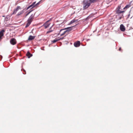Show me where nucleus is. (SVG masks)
Returning <instances> with one entry per match:
<instances>
[{"label": "nucleus", "instance_id": "nucleus-1", "mask_svg": "<svg viewBox=\"0 0 133 133\" xmlns=\"http://www.w3.org/2000/svg\"><path fill=\"white\" fill-rule=\"evenodd\" d=\"M83 9L85 10L88 8L91 4V3L88 1H86L84 0L83 1Z\"/></svg>", "mask_w": 133, "mask_h": 133}, {"label": "nucleus", "instance_id": "nucleus-2", "mask_svg": "<svg viewBox=\"0 0 133 133\" xmlns=\"http://www.w3.org/2000/svg\"><path fill=\"white\" fill-rule=\"evenodd\" d=\"M73 27V26L67 27L64 29H61L59 31V34H60V33L62 32V31H63V30H65L67 32V34H68L69 32L71 31L72 30V27Z\"/></svg>", "mask_w": 133, "mask_h": 133}, {"label": "nucleus", "instance_id": "nucleus-3", "mask_svg": "<svg viewBox=\"0 0 133 133\" xmlns=\"http://www.w3.org/2000/svg\"><path fill=\"white\" fill-rule=\"evenodd\" d=\"M10 43L13 45H15L16 43V39L14 38H11L10 41Z\"/></svg>", "mask_w": 133, "mask_h": 133}, {"label": "nucleus", "instance_id": "nucleus-4", "mask_svg": "<svg viewBox=\"0 0 133 133\" xmlns=\"http://www.w3.org/2000/svg\"><path fill=\"white\" fill-rule=\"evenodd\" d=\"M50 20H49L47 22H46L44 24H43V26H44L45 27V29L49 27V25H50V23H49L48 22L50 21Z\"/></svg>", "mask_w": 133, "mask_h": 133}, {"label": "nucleus", "instance_id": "nucleus-5", "mask_svg": "<svg viewBox=\"0 0 133 133\" xmlns=\"http://www.w3.org/2000/svg\"><path fill=\"white\" fill-rule=\"evenodd\" d=\"M21 8L20 6H17L16 8L14 10V11L12 14H16L17 12L18 11L19 9H21Z\"/></svg>", "mask_w": 133, "mask_h": 133}, {"label": "nucleus", "instance_id": "nucleus-6", "mask_svg": "<svg viewBox=\"0 0 133 133\" xmlns=\"http://www.w3.org/2000/svg\"><path fill=\"white\" fill-rule=\"evenodd\" d=\"M80 41H78L76 42H75L74 43V45L75 47H78L80 46Z\"/></svg>", "mask_w": 133, "mask_h": 133}, {"label": "nucleus", "instance_id": "nucleus-7", "mask_svg": "<svg viewBox=\"0 0 133 133\" xmlns=\"http://www.w3.org/2000/svg\"><path fill=\"white\" fill-rule=\"evenodd\" d=\"M120 29V30L122 31H124L125 30V28L124 26L122 24L121 25Z\"/></svg>", "mask_w": 133, "mask_h": 133}, {"label": "nucleus", "instance_id": "nucleus-8", "mask_svg": "<svg viewBox=\"0 0 133 133\" xmlns=\"http://www.w3.org/2000/svg\"><path fill=\"white\" fill-rule=\"evenodd\" d=\"M5 31V30L3 29L0 31V40L2 39V37L4 35L3 33Z\"/></svg>", "mask_w": 133, "mask_h": 133}, {"label": "nucleus", "instance_id": "nucleus-9", "mask_svg": "<svg viewBox=\"0 0 133 133\" xmlns=\"http://www.w3.org/2000/svg\"><path fill=\"white\" fill-rule=\"evenodd\" d=\"M62 31H62V32L60 33V34H59V32L58 34V35H60V36H62L64 35L65 34H67V32H66V30L64 31L63 32Z\"/></svg>", "mask_w": 133, "mask_h": 133}, {"label": "nucleus", "instance_id": "nucleus-10", "mask_svg": "<svg viewBox=\"0 0 133 133\" xmlns=\"http://www.w3.org/2000/svg\"><path fill=\"white\" fill-rule=\"evenodd\" d=\"M26 55L28 58H30V57L32 56V55L31 54L29 51L28 52Z\"/></svg>", "mask_w": 133, "mask_h": 133}, {"label": "nucleus", "instance_id": "nucleus-11", "mask_svg": "<svg viewBox=\"0 0 133 133\" xmlns=\"http://www.w3.org/2000/svg\"><path fill=\"white\" fill-rule=\"evenodd\" d=\"M35 37V36H33L31 35H30L29 37L28 40H32L34 39Z\"/></svg>", "mask_w": 133, "mask_h": 133}, {"label": "nucleus", "instance_id": "nucleus-12", "mask_svg": "<svg viewBox=\"0 0 133 133\" xmlns=\"http://www.w3.org/2000/svg\"><path fill=\"white\" fill-rule=\"evenodd\" d=\"M124 12V11H120L119 9H118L116 10V12L117 14H121Z\"/></svg>", "mask_w": 133, "mask_h": 133}, {"label": "nucleus", "instance_id": "nucleus-13", "mask_svg": "<svg viewBox=\"0 0 133 133\" xmlns=\"http://www.w3.org/2000/svg\"><path fill=\"white\" fill-rule=\"evenodd\" d=\"M34 18H32L31 17H30L27 20V22H30V23H31V22L32 21Z\"/></svg>", "mask_w": 133, "mask_h": 133}, {"label": "nucleus", "instance_id": "nucleus-14", "mask_svg": "<svg viewBox=\"0 0 133 133\" xmlns=\"http://www.w3.org/2000/svg\"><path fill=\"white\" fill-rule=\"evenodd\" d=\"M58 41H59V39H58V38H56L55 39L52 41V42L53 43H55Z\"/></svg>", "mask_w": 133, "mask_h": 133}, {"label": "nucleus", "instance_id": "nucleus-15", "mask_svg": "<svg viewBox=\"0 0 133 133\" xmlns=\"http://www.w3.org/2000/svg\"><path fill=\"white\" fill-rule=\"evenodd\" d=\"M130 6V4L127 5L123 9H127L128 8H129Z\"/></svg>", "mask_w": 133, "mask_h": 133}, {"label": "nucleus", "instance_id": "nucleus-16", "mask_svg": "<svg viewBox=\"0 0 133 133\" xmlns=\"http://www.w3.org/2000/svg\"><path fill=\"white\" fill-rule=\"evenodd\" d=\"M34 7V6L31 4V5H30L29 6L27 7L26 9L28 10L30 8H31V9Z\"/></svg>", "mask_w": 133, "mask_h": 133}, {"label": "nucleus", "instance_id": "nucleus-17", "mask_svg": "<svg viewBox=\"0 0 133 133\" xmlns=\"http://www.w3.org/2000/svg\"><path fill=\"white\" fill-rule=\"evenodd\" d=\"M99 0H90L89 1V2H90V3H94L96 2L97 1Z\"/></svg>", "mask_w": 133, "mask_h": 133}, {"label": "nucleus", "instance_id": "nucleus-18", "mask_svg": "<svg viewBox=\"0 0 133 133\" xmlns=\"http://www.w3.org/2000/svg\"><path fill=\"white\" fill-rule=\"evenodd\" d=\"M31 23H30V22H28V23H27L25 26V28H26L27 27H28L29 25H30V24Z\"/></svg>", "mask_w": 133, "mask_h": 133}, {"label": "nucleus", "instance_id": "nucleus-19", "mask_svg": "<svg viewBox=\"0 0 133 133\" xmlns=\"http://www.w3.org/2000/svg\"><path fill=\"white\" fill-rule=\"evenodd\" d=\"M23 11H21L18 12V13L17 15V16H18L20 15L22 13H23Z\"/></svg>", "mask_w": 133, "mask_h": 133}, {"label": "nucleus", "instance_id": "nucleus-20", "mask_svg": "<svg viewBox=\"0 0 133 133\" xmlns=\"http://www.w3.org/2000/svg\"><path fill=\"white\" fill-rule=\"evenodd\" d=\"M52 27V26L49 29V30L47 32V33H48V34L49 33L51 32H52L53 31V30H50V29H51V28Z\"/></svg>", "mask_w": 133, "mask_h": 133}, {"label": "nucleus", "instance_id": "nucleus-21", "mask_svg": "<svg viewBox=\"0 0 133 133\" xmlns=\"http://www.w3.org/2000/svg\"><path fill=\"white\" fill-rule=\"evenodd\" d=\"M33 11V10H30V11H29L27 14H26V16H28V15H29L30 14V13L32 11Z\"/></svg>", "mask_w": 133, "mask_h": 133}, {"label": "nucleus", "instance_id": "nucleus-22", "mask_svg": "<svg viewBox=\"0 0 133 133\" xmlns=\"http://www.w3.org/2000/svg\"><path fill=\"white\" fill-rule=\"evenodd\" d=\"M35 13L34 14H32L30 17H31L32 18H34V17L35 15Z\"/></svg>", "mask_w": 133, "mask_h": 133}, {"label": "nucleus", "instance_id": "nucleus-23", "mask_svg": "<svg viewBox=\"0 0 133 133\" xmlns=\"http://www.w3.org/2000/svg\"><path fill=\"white\" fill-rule=\"evenodd\" d=\"M36 3V2H34L32 4L35 7V6H36V5H35V3Z\"/></svg>", "mask_w": 133, "mask_h": 133}, {"label": "nucleus", "instance_id": "nucleus-24", "mask_svg": "<svg viewBox=\"0 0 133 133\" xmlns=\"http://www.w3.org/2000/svg\"><path fill=\"white\" fill-rule=\"evenodd\" d=\"M74 23V22H73V20H72L70 22V24H70L73 23Z\"/></svg>", "mask_w": 133, "mask_h": 133}, {"label": "nucleus", "instance_id": "nucleus-25", "mask_svg": "<svg viewBox=\"0 0 133 133\" xmlns=\"http://www.w3.org/2000/svg\"><path fill=\"white\" fill-rule=\"evenodd\" d=\"M64 38V37H62V38H59V39H59V41L61 40H62V39H63Z\"/></svg>", "mask_w": 133, "mask_h": 133}, {"label": "nucleus", "instance_id": "nucleus-26", "mask_svg": "<svg viewBox=\"0 0 133 133\" xmlns=\"http://www.w3.org/2000/svg\"><path fill=\"white\" fill-rule=\"evenodd\" d=\"M39 2H38V3H37L36 4V5H36V6L38 5L39 4Z\"/></svg>", "mask_w": 133, "mask_h": 133}, {"label": "nucleus", "instance_id": "nucleus-27", "mask_svg": "<svg viewBox=\"0 0 133 133\" xmlns=\"http://www.w3.org/2000/svg\"><path fill=\"white\" fill-rule=\"evenodd\" d=\"M0 58H1V60L2 58V56L1 55H0Z\"/></svg>", "mask_w": 133, "mask_h": 133}, {"label": "nucleus", "instance_id": "nucleus-28", "mask_svg": "<svg viewBox=\"0 0 133 133\" xmlns=\"http://www.w3.org/2000/svg\"><path fill=\"white\" fill-rule=\"evenodd\" d=\"M120 7H121V6H118V9H120Z\"/></svg>", "mask_w": 133, "mask_h": 133}, {"label": "nucleus", "instance_id": "nucleus-29", "mask_svg": "<svg viewBox=\"0 0 133 133\" xmlns=\"http://www.w3.org/2000/svg\"><path fill=\"white\" fill-rule=\"evenodd\" d=\"M75 22H77L78 21V19H75Z\"/></svg>", "mask_w": 133, "mask_h": 133}, {"label": "nucleus", "instance_id": "nucleus-30", "mask_svg": "<svg viewBox=\"0 0 133 133\" xmlns=\"http://www.w3.org/2000/svg\"><path fill=\"white\" fill-rule=\"evenodd\" d=\"M73 22H74V23L75 22V19H74L73 20Z\"/></svg>", "mask_w": 133, "mask_h": 133}, {"label": "nucleus", "instance_id": "nucleus-31", "mask_svg": "<svg viewBox=\"0 0 133 133\" xmlns=\"http://www.w3.org/2000/svg\"><path fill=\"white\" fill-rule=\"evenodd\" d=\"M121 48H119V51H121Z\"/></svg>", "mask_w": 133, "mask_h": 133}, {"label": "nucleus", "instance_id": "nucleus-32", "mask_svg": "<svg viewBox=\"0 0 133 133\" xmlns=\"http://www.w3.org/2000/svg\"><path fill=\"white\" fill-rule=\"evenodd\" d=\"M122 18V17H120L119 18V19H121Z\"/></svg>", "mask_w": 133, "mask_h": 133}, {"label": "nucleus", "instance_id": "nucleus-33", "mask_svg": "<svg viewBox=\"0 0 133 133\" xmlns=\"http://www.w3.org/2000/svg\"><path fill=\"white\" fill-rule=\"evenodd\" d=\"M23 70L25 71V73H23V74H25V72H26L25 71V70H24V69H23Z\"/></svg>", "mask_w": 133, "mask_h": 133}, {"label": "nucleus", "instance_id": "nucleus-34", "mask_svg": "<svg viewBox=\"0 0 133 133\" xmlns=\"http://www.w3.org/2000/svg\"><path fill=\"white\" fill-rule=\"evenodd\" d=\"M130 15V14H129V15H128V17H129V16Z\"/></svg>", "mask_w": 133, "mask_h": 133}]
</instances>
